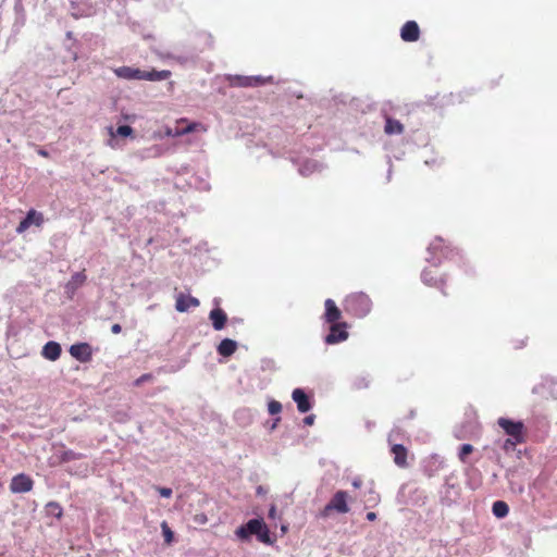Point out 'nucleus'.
<instances>
[{
    "label": "nucleus",
    "instance_id": "obj_11",
    "mask_svg": "<svg viewBox=\"0 0 557 557\" xmlns=\"http://www.w3.org/2000/svg\"><path fill=\"white\" fill-rule=\"evenodd\" d=\"M430 248L434 251H440L444 258H447V259L457 258L460 261L463 260V257L461 256L459 250L454 247H450L449 245H446L442 238H436L431 244Z\"/></svg>",
    "mask_w": 557,
    "mask_h": 557
},
{
    "label": "nucleus",
    "instance_id": "obj_13",
    "mask_svg": "<svg viewBox=\"0 0 557 557\" xmlns=\"http://www.w3.org/2000/svg\"><path fill=\"white\" fill-rule=\"evenodd\" d=\"M400 38L406 42H414L420 38V28L417 22L408 21L400 29Z\"/></svg>",
    "mask_w": 557,
    "mask_h": 557
},
{
    "label": "nucleus",
    "instance_id": "obj_15",
    "mask_svg": "<svg viewBox=\"0 0 557 557\" xmlns=\"http://www.w3.org/2000/svg\"><path fill=\"white\" fill-rule=\"evenodd\" d=\"M325 312H324V320L326 323H339V320L342 318V311L336 306L335 301L333 299H326L324 301Z\"/></svg>",
    "mask_w": 557,
    "mask_h": 557
},
{
    "label": "nucleus",
    "instance_id": "obj_19",
    "mask_svg": "<svg viewBox=\"0 0 557 557\" xmlns=\"http://www.w3.org/2000/svg\"><path fill=\"white\" fill-rule=\"evenodd\" d=\"M172 73L169 70H151V71H143L141 70V81H149V82H160L165 81L171 77Z\"/></svg>",
    "mask_w": 557,
    "mask_h": 557
},
{
    "label": "nucleus",
    "instance_id": "obj_5",
    "mask_svg": "<svg viewBox=\"0 0 557 557\" xmlns=\"http://www.w3.org/2000/svg\"><path fill=\"white\" fill-rule=\"evenodd\" d=\"M198 131L207 132V127L199 122H188L187 119H181L176 121L174 128H170L166 134L178 137Z\"/></svg>",
    "mask_w": 557,
    "mask_h": 557
},
{
    "label": "nucleus",
    "instance_id": "obj_42",
    "mask_svg": "<svg viewBox=\"0 0 557 557\" xmlns=\"http://www.w3.org/2000/svg\"><path fill=\"white\" fill-rule=\"evenodd\" d=\"M542 387H543V385L535 386V387L533 388V392H534V393H539V392H540V388H542Z\"/></svg>",
    "mask_w": 557,
    "mask_h": 557
},
{
    "label": "nucleus",
    "instance_id": "obj_12",
    "mask_svg": "<svg viewBox=\"0 0 557 557\" xmlns=\"http://www.w3.org/2000/svg\"><path fill=\"white\" fill-rule=\"evenodd\" d=\"M70 354L81 362H89L92 358V349L88 343H78L70 347Z\"/></svg>",
    "mask_w": 557,
    "mask_h": 557
},
{
    "label": "nucleus",
    "instance_id": "obj_21",
    "mask_svg": "<svg viewBox=\"0 0 557 557\" xmlns=\"http://www.w3.org/2000/svg\"><path fill=\"white\" fill-rule=\"evenodd\" d=\"M114 74L124 79H139L141 81V70L132 66H120L114 70Z\"/></svg>",
    "mask_w": 557,
    "mask_h": 557
},
{
    "label": "nucleus",
    "instance_id": "obj_40",
    "mask_svg": "<svg viewBox=\"0 0 557 557\" xmlns=\"http://www.w3.org/2000/svg\"><path fill=\"white\" fill-rule=\"evenodd\" d=\"M38 154L41 156V157H45V158H47L49 156L48 151H46L44 149H39L38 150Z\"/></svg>",
    "mask_w": 557,
    "mask_h": 557
},
{
    "label": "nucleus",
    "instance_id": "obj_29",
    "mask_svg": "<svg viewBox=\"0 0 557 557\" xmlns=\"http://www.w3.org/2000/svg\"><path fill=\"white\" fill-rule=\"evenodd\" d=\"M473 446L471 444H463L460 446L458 457L459 459L465 462L467 460V457L472 454Z\"/></svg>",
    "mask_w": 557,
    "mask_h": 557
},
{
    "label": "nucleus",
    "instance_id": "obj_30",
    "mask_svg": "<svg viewBox=\"0 0 557 557\" xmlns=\"http://www.w3.org/2000/svg\"><path fill=\"white\" fill-rule=\"evenodd\" d=\"M257 537L261 543H264V544L272 543L271 537H270V532L265 524L262 527V531H260L259 534H257Z\"/></svg>",
    "mask_w": 557,
    "mask_h": 557
},
{
    "label": "nucleus",
    "instance_id": "obj_41",
    "mask_svg": "<svg viewBox=\"0 0 557 557\" xmlns=\"http://www.w3.org/2000/svg\"><path fill=\"white\" fill-rule=\"evenodd\" d=\"M274 515H275V507H274V506H272V507L270 508L269 516L273 518V517H274Z\"/></svg>",
    "mask_w": 557,
    "mask_h": 557
},
{
    "label": "nucleus",
    "instance_id": "obj_43",
    "mask_svg": "<svg viewBox=\"0 0 557 557\" xmlns=\"http://www.w3.org/2000/svg\"><path fill=\"white\" fill-rule=\"evenodd\" d=\"M197 520H198V521H200V522H205L207 519H206V517H205V516H201V518H199V519H197Z\"/></svg>",
    "mask_w": 557,
    "mask_h": 557
},
{
    "label": "nucleus",
    "instance_id": "obj_36",
    "mask_svg": "<svg viewBox=\"0 0 557 557\" xmlns=\"http://www.w3.org/2000/svg\"><path fill=\"white\" fill-rule=\"evenodd\" d=\"M121 331H122V327H121V325H120L119 323H115V324H113V325L111 326V332H112L113 334H120V333H121Z\"/></svg>",
    "mask_w": 557,
    "mask_h": 557
},
{
    "label": "nucleus",
    "instance_id": "obj_2",
    "mask_svg": "<svg viewBox=\"0 0 557 557\" xmlns=\"http://www.w3.org/2000/svg\"><path fill=\"white\" fill-rule=\"evenodd\" d=\"M497 424L510 437L506 441L507 444L517 445L525 441V426L522 421H512L507 418H499Z\"/></svg>",
    "mask_w": 557,
    "mask_h": 557
},
{
    "label": "nucleus",
    "instance_id": "obj_18",
    "mask_svg": "<svg viewBox=\"0 0 557 557\" xmlns=\"http://www.w3.org/2000/svg\"><path fill=\"white\" fill-rule=\"evenodd\" d=\"M209 319L212 322V326L214 330L220 331L224 329L227 322V314L221 308H214L209 313Z\"/></svg>",
    "mask_w": 557,
    "mask_h": 557
},
{
    "label": "nucleus",
    "instance_id": "obj_22",
    "mask_svg": "<svg viewBox=\"0 0 557 557\" xmlns=\"http://www.w3.org/2000/svg\"><path fill=\"white\" fill-rule=\"evenodd\" d=\"M237 349V343L230 338H224L221 341V343L218 345V354L223 357H230L232 356Z\"/></svg>",
    "mask_w": 557,
    "mask_h": 557
},
{
    "label": "nucleus",
    "instance_id": "obj_20",
    "mask_svg": "<svg viewBox=\"0 0 557 557\" xmlns=\"http://www.w3.org/2000/svg\"><path fill=\"white\" fill-rule=\"evenodd\" d=\"M61 351H62V349H61L60 344L51 341V342H48L44 346L41 355L44 358H46L50 361H55L60 358Z\"/></svg>",
    "mask_w": 557,
    "mask_h": 557
},
{
    "label": "nucleus",
    "instance_id": "obj_39",
    "mask_svg": "<svg viewBox=\"0 0 557 557\" xmlns=\"http://www.w3.org/2000/svg\"><path fill=\"white\" fill-rule=\"evenodd\" d=\"M367 519H368L369 521H374V520L376 519V513H375V512H373V511L368 512V513H367Z\"/></svg>",
    "mask_w": 557,
    "mask_h": 557
},
{
    "label": "nucleus",
    "instance_id": "obj_35",
    "mask_svg": "<svg viewBox=\"0 0 557 557\" xmlns=\"http://www.w3.org/2000/svg\"><path fill=\"white\" fill-rule=\"evenodd\" d=\"M73 278L79 283H83L86 280V275L83 272L76 273Z\"/></svg>",
    "mask_w": 557,
    "mask_h": 557
},
{
    "label": "nucleus",
    "instance_id": "obj_14",
    "mask_svg": "<svg viewBox=\"0 0 557 557\" xmlns=\"http://www.w3.org/2000/svg\"><path fill=\"white\" fill-rule=\"evenodd\" d=\"M199 305H200L199 300L196 297H193L190 295H185L183 293H180L176 296L175 309L178 312H186L190 308H196Z\"/></svg>",
    "mask_w": 557,
    "mask_h": 557
},
{
    "label": "nucleus",
    "instance_id": "obj_24",
    "mask_svg": "<svg viewBox=\"0 0 557 557\" xmlns=\"http://www.w3.org/2000/svg\"><path fill=\"white\" fill-rule=\"evenodd\" d=\"M492 512L496 518H505L509 512V506L504 500H496L492 506Z\"/></svg>",
    "mask_w": 557,
    "mask_h": 557
},
{
    "label": "nucleus",
    "instance_id": "obj_6",
    "mask_svg": "<svg viewBox=\"0 0 557 557\" xmlns=\"http://www.w3.org/2000/svg\"><path fill=\"white\" fill-rule=\"evenodd\" d=\"M397 435H399V432H395V431H393L388 435V443L391 444V453L393 455L394 462L399 468H406L408 466V462H407L408 449L404 445L395 443Z\"/></svg>",
    "mask_w": 557,
    "mask_h": 557
},
{
    "label": "nucleus",
    "instance_id": "obj_25",
    "mask_svg": "<svg viewBox=\"0 0 557 557\" xmlns=\"http://www.w3.org/2000/svg\"><path fill=\"white\" fill-rule=\"evenodd\" d=\"M45 509L47 516L55 517L57 519H61L63 516V508L58 502H49Z\"/></svg>",
    "mask_w": 557,
    "mask_h": 557
},
{
    "label": "nucleus",
    "instance_id": "obj_28",
    "mask_svg": "<svg viewBox=\"0 0 557 557\" xmlns=\"http://www.w3.org/2000/svg\"><path fill=\"white\" fill-rule=\"evenodd\" d=\"M110 134L112 136H123V137H127V136H131L133 134V128L128 125H121L116 128L115 133L113 132V128L111 127L110 128Z\"/></svg>",
    "mask_w": 557,
    "mask_h": 557
},
{
    "label": "nucleus",
    "instance_id": "obj_1",
    "mask_svg": "<svg viewBox=\"0 0 557 557\" xmlns=\"http://www.w3.org/2000/svg\"><path fill=\"white\" fill-rule=\"evenodd\" d=\"M344 310L354 317L363 318L372 310V300L366 293H351L344 300Z\"/></svg>",
    "mask_w": 557,
    "mask_h": 557
},
{
    "label": "nucleus",
    "instance_id": "obj_23",
    "mask_svg": "<svg viewBox=\"0 0 557 557\" xmlns=\"http://www.w3.org/2000/svg\"><path fill=\"white\" fill-rule=\"evenodd\" d=\"M405 127L404 125L398 121L391 116L385 117V126L384 132L387 135H398L404 132Z\"/></svg>",
    "mask_w": 557,
    "mask_h": 557
},
{
    "label": "nucleus",
    "instance_id": "obj_31",
    "mask_svg": "<svg viewBox=\"0 0 557 557\" xmlns=\"http://www.w3.org/2000/svg\"><path fill=\"white\" fill-rule=\"evenodd\" d=\"M268 411L272 416L278 414L282 411L281 403L277 401V400H274V399L269 401V404H268Z\"/></svg>",
    "mask_w": 557,
    "mask_h": 557
},
{
    "label": "nucleus",
    "instance_id": "obj_8",
    "mask_svg": "<svg viewBox=\"0 0 557 557\" xmlns=\"http://www.w3.org/2000/svg\"><path fill=\"white\" fill-rule=\"evenodd\" d=\"M347 324L345 322L332 323L330 333L325 337V343L329 345L344 342L348 337Z\"/></svg>",
    "mask_w": 557,
    "mask_h": 557
},
{
    "label": "nucleus",
    "instance_id": "obj_3",
    "mask_svg": "<svg viewBox=\"0 0 557 557\" xmlns=\"http://www.w3.org/2000/svg\"><path fill=\"white\" fill-rule=\"evenodd\" d=\"M348 493L346 491H337L331 500L324 506V508L320 511V517L327 518L333 512L338 513H347L350 508L348 506Z\"/></svg>",
    "mask_w": 557,
    "mask_h": 557
},
{
    "label": "nucleus",
    "instance_id": "obj_7",
    "mask_svg": "<svg viewBox=\"0 0 557 557\" xmlns=\"http://www.w3.org/2000/svg\"><path fill=\"white\" fill-rule=\"evenodd\" d=\"M33 486H34L33 479L25 473H20L12 478L11 483H10V491L15 494L27 493L33 490Z\"/></svg>",
    "mask_w": 557,
    "mask_h": 557
},
{
    "label": "nucleus",
    "instance_id": "obj_34",
    "mask_svg": "<svg viewBox=\"0 0 557 557\" xmlns=\"http://www.w3.org/2000/svg\"><path fill=\"white\" fill-rule=\"evenodd\" d=\"M157 491L162 497L170 498L172 496V490L170 487H157Z\"/></svg>",
    "mask_w": 557,
    "mask_h": 557
},
{
    "label": "nucleus",
    "instance_id": "obj_26",
    "mask_svg": "<svg viewBox=\"0 0 557 557\" xmlns=\"http://www.w3.org/2000/svg\"><path fill=\"white\" fill-rule=\"evenodd\" d=\"M161 530L164 537V543L166 545H171L174 541V532L171 530L166 521L161 522Z\"/></svg>",
    "mask_w": 557,
    "mask_h": 557
},
{
    "label": "nucleus",
    "instance_id": "obj_10",
    "mask_svg": "<svg viewBox=\"0 0 557 557\" xmlns=\"http://www.w3.org/2000/svg\"><path fill=\"white\" fill-rule=\"evenodd\" d=\"M263 525L264 522L262 519H251L236 530V535L242 540H246L249 535L259 534V532L262 531Z\"/></svg>",
    "mask_w": 557,
    "mask_h": 557
},
{
    "label": "nucleus",
    "instance_id": "obj_27",
    "mask_svg": "<svg viewBox=\"0 0 557 557\" xmlns=\"http://www.w3.org/2000/svg\"><path fill=\"white\" fill-rule=\"evenodd\" d=\"M60 458H61L62 462H70V461L78 460V459L83 458V455L69 449V450L63 451L61 454Z\"/></svg>",
    "mask_w": 557,
    "mask_h": 557
},
{
    "label": "nucleus",
    "instance_id": "obj_16",
    "mask_svg": "<svg viewBox=\"0 0 557 557\" xmlns=\"http://www.w3.org/2000/svg\"><path fill=\"white\" fill-rule=\"evenodd\" d=\"M230 85L233 87H252L262 84V79L256 76L235 75L228 78Z\"/></svg>",
    "mask_w": 557,
    "mask_h": 557
},
{
    "label": "nucleus",
    "instance_id": "obj_37",
    "mask_svg": "<svg viewBox=\"0 0 557 557\" xmlns=\"http://www.w3.org/2000/svg\"><path fill=\"white\" fill-rule=\"evenodd\" d=\"M304 422H305L306 425H312L313 422H314V416L313 414L307 416L304 419Z\"/></svg>",
    "mask_w": 557,
    "mask_h": 557
},
{
    "label": "nucleus",
    "instance_id": "obj_17",
    "mask_svg": "<svg viewBox=\"0 0 557 557\" xmlns=\"http://www.w3.org/2000/svg\"><path fill=\"white\" fill-rule=\"evenodd\" d=\"M292 398L297 404V409L301 413L308 412L312 407L309 397L301 388H295L292 393Z\"/></svg>",
    "mask_w": 557,
    "mask_h": 557
},
{
    "label": "nucleus",
    "instance_id": "obj_38",
    "mask_svg": "<svg viewBox=\"0 0 557 557\" xmlns=\"http://www.w3.org/2000/svg\"><path fill=\"white\" fill-rule=\"evenodd\" d=\"M361 485H362V480L360 478H355L352 480V486L354 487L359 488V487H361Z\"/></svg>",
    "mask_w": 557,
    "mask_h": 557
},
{
    "label": "nucleus",
    "instance_id": "obj_32",
    "mask_svg": "<svg viewBox=\"0 0 557 557\" xmlns=\"http://www.w3.org/2000/svg\"><path fill=\"white\" fill-rule=\"evenodd\" d=\"M368 503H371L372 506H376L380 502V495L375 492L374 488L369 490V496L367 498Z\"/></svg>",
    "mask_w": 557,
    "mask_h": 557
},
{
    "label": "nucleus",
    "instance_id": "obj_33",
    "mask_svg": "<svg viewBox=\"0 0 557 557\" xmlns=\"http://www.w3.org/2000/svg\"><path fill=\"white\" fill-rule=\"evenodd\" d=\"M152 380H153V375L151 373H145V374L140 375L137 380H135L134 385L140 386L141 384H144L146 382H150Z\"/></svg>",
    "mask_w": 557,
    "mask_h": 557
},
{
    "label": "nucleus",
    "instance_id": "obj_9",
    "mask_svg": "<svg viewBox=\"0 0 557 557\" xmlns=\"http://www.w3.org/2000/svg\"><path fill=\"white\" fill-rule=\"evenodd\" d=\"M44 223V214L41 212H38L36 211L35 209H30L25 219H23L17 227H16V232L18 234H22L24 233L26 230L29 228L30 225H36V226H41Z\"/></svg>",
    "mask_w": 557,
    "mask_h": 557
},
{
    "label": "nucleus",
    "instance_id": "obj_4",
    "mask_svg": "<svg viewBox=\"0 0 557 557\" xmlns=\"http://www.w3.org/2000/svg\"><path fill=\"white\" fill-rule=\"evenodd\" d=\"M421 280L425 285L437 288L444 296H447V292L445 289L447 278L445 275L441 274L437 269L430 268L423 270Z\"/></svg>",
    "mask_w": 557,
    "mask_h": 557
}]
</instances>
